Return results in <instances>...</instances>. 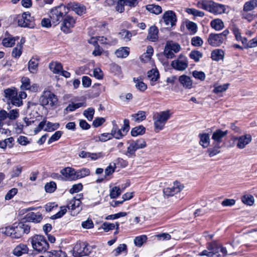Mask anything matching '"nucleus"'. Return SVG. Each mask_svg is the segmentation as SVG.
Here are the masks:
<instances>
[{
    "label": "nucleus",
    "mask_w": 257,
    "mask_h": 257,
    "mask_svg": "<svg viewBox=\"0 0 257 257\" xmlns=\"http://www.w3.org/2000/svg\"><path fill=\"white\" fill-rule=\"evenodd\" d=\"M68 11L72 10L79 16H82L86 12V7L78 3H69L66 6Z\"/></svg>",
    "instance_id": "obj_12"
},
{
    "label": "nucleus",
    "mask_w": 257,
    "mask_h": 257,
    "mask_svg": "<svg viewBox=\"0 0 257 257\" xmlns=\"http://www.w3.org/2000/svg\"><path fill=\"white\" fill-rule=\"evenodd\" d=\"M148 77L150 79L151 85H154L155 82L160 77L159 72L158 70L152 69L148 72Z\"/></svg>",
    "instance_id": "obj_22"
},
{
    "label": "nucleus",
    "mask_w": 257,
    "mask_h": 257,
    "mask_svg": "<svg viewBox=\"0 0 257 257\" xmlns=\"http://www.w3.org/2000/svg\"><path fill=\"white\" fill-rule=\"evenodd\" d=\"M127 250V246L125 244H120L117 247L113 250V253L114 256L118 255L121 252Z\"/></svg>",
    "instance_id": "obj_59"
},
{
    "label": "nucleus",
    "mask_w": 257,
    "mask_h": 257,
    "mask_svg": "<svg viewBox=\"0 0 257 257\" xmlns=\"http://www.w3.org/2000/svg\"><path fill=\"white\" fill-rule=\"evenodd\" d=\"M90 252V246L84 242H77L73 249V255L74 257L88 255Z\"/></svg>",
    "instance_id": "obj_5"
},
{
    "label": "nucleus",
    "mask_w": 257,
    "mask_h": 257,
    "mask_svg": "<svg viewBox=\"0 0 257 257\" xmlns=\"http://www.w3.org/2000/svg\"><path fill=\"white\" fill-rule=\"evenodd\" d=\"M14 38H5L3 40L2 44L6 47H11L15 44Z\"/></svg>",
    "instance_id": "obj_56"
},
{
    "label": "nucleus",
    "mask_w": 257,
    "mask_h": 257,
    "mask_svg": "<svg viewBox=\"0 0 257 257\" xmlns=\"http://www.w3.org/2000/svg\"><path fill=\"white\" fill-rule=\"evenodd\" d=\"M83 189V185L81 183H78L73 185L71 189L69 190V193L70 194H74L78 193L81 191Z\"/></svg>",
    "instance_id": "obj_61"
},
{
    "label": "nucleus",
    "mask_w": 257,
    "mask_h": 257,
    "mask_svg": "<svg viewBox=\"0 0 257 257\" xmlns=\"http://www.w3.org/2000/svg\"><path fill=\"white\" fill-rule=\"evenodd\" d=\"M66 9V6L62 4L52 8L50 11L49 16L52 23L55 26L59 24L68 13L65 11Z\"/></svg>",
    "instance_id": "obj_1"
},
{
    "label": "nucleus",
    "mask_w": 257,
    "mask_h": 257,
    "mask_svg": "<svg viewBox=\"0 0 257 257\" xmlns=\"http://www.w3.org/2000/svg\"><path fill=\"white\" fill-rule=\"evenodd\" d=\"M257 7V0H249L245 2L243 9L252 11Z\"/></svg>",
    "instance_id": "obj_37"
},
{
    "label": "nucleus",
    "mask_w": 257,
    "mask_h": 257,
    "mask_svg": "<svg viewBox=\"0 0 257 257\" xmlns=\"http://www.w3.org/2000/svg\"><path fill=\"white\" fill-rule=\"evenodd\" d=\"M189 57L195 62H197L203 57V54L199 51L193 50L190 53Z\"/></svg>",
    "instance_id": "obj_41"
},
{
    "label": "nucleus",
    "mask_w": 257,
    "mask_h": 257,
    "mask_svg": "<svg viewBox=\"0 0 257 257\" xmlns=\"http://www.w3.org/2000/svg\"><path fill=\"white\" fill-rule=\"evenodd\" d=\"M22 169L23 167L20 165H18L14 167L11 173V178H13L18 177L22 173Z\"/></svg>",
    "instance_id": "obj_58"
},
{
    "label": "nucleus",
    "mask_w": 257,
    "mask_h": 257,
    "mask_svg": "<svg viewBox=\"0 0 257 257\" xmlns=\"http://www.w3.org/2000/svg\"><path fill=\"white\" fill-rule=\"evenodd\" d=\"M186 28L191 35L195 34L197 31V26L194 22L189 21L186 23Z\"/></svg>",
    "instance_id": "obj_44"
},
{
    "label": "nucleus",
    "mask_w": 257,
    "mask_h": 257,
    "mask_svg": "<svg viewBox=\"0 0 257 257\" xmlns=\"http://www.w3.org/2000/svg\"><path fill=\"white\" fill-rule=\"evenodd\" d=\"M179 81L184 87L189 89L192 87V81L190 77L182 75L179 77Z\"/></svg>",
    "instance_id": "obj_23"
},
{
    "label": "nucleus",
    "mask_w": 257,
    "mask_h": 257,
    "mask_svg": "<svg viewBox=\"0 0 257 257\" xmlns=\"http://www.w3.org/2000/svg\"><path fill=\"white\" fill-rule=\"evenodd\" d=\"M49 257H67L65 252L59 249L49 252Z\"/></svg>",
    "instance_id": "obj_48"
},
{
    "label": "nucleus",
    "mask_w": 257,
    "mask_h": 257,
    "mask_svg": "<svg viewBox=\"0 0 257 257\" xmlns=\"http://www.w3.org/2000/svg\"><path fill=\"white\" fill-rule=\"evenodd\" d=\"M146 128L142 125L133 128L131 133L133 137H137L139 135H143L145 133Z\"/></svg>",
    "instance_id": "obj_30"
},
{
    "label": "nucleus",
    "mask_w": 257,
    "mask_h": 257,
    "mask_svg": "<svg viewBox=\"0 0 257 257\" xmlns=\"http://www.w3.org/2000/svg\"><path fill=\"white\" fill-rule=\"evenodd\" d=\"M203 41L199 36H195L191 39V44L195 47H200L203 45Z\"/></svg>",
    "instance_id": "obj_60"
},
{
    "label": "nucleus",
    "mask_w": 257,
    "mask_h": 257,
    "mask_svg": "<svg viewBox=\"0 0 257 257\" xmlns=\"http://www.w3.org/2000/svg\"><path fill=\"white\" fill-rule=\"evenodd\" d=\"M121 39L127 42L131 40L132 37V33L128 30H122L118 34Z\"/></svg>",
    "instance_id": "obj_40"
},
{
    "label": "nucleus",
    "mask_w": 257,
    "mask_h": 257,
    "mask_svg": "<svg viewBox=\"0 0 257 257\" xmlns=\"http://www.w3.org/2000/svg\"><path fill=\"white\" fill-rule=\"evenodd\" d=\"M192 75L196 79H199L201 81H204L205 79V74L202 71L195 70L193 72Z\"/></svg>",
    "instance_id": "obj_62"
},
{
    "label": "nucleus",
    "mask_w": 257,
    "mask_h": 257,
    "mask_svg": "<svg viewBox=\"0 0 257 257\" xmlns=\"http://www.w3.org/2000/svg\"><path fill=\"white\" fill-rule=\"evenodd\" d=\"M184 188V185L181 183L176 181L172 187H167L163 189V193L165 196L169 197L173 196L175 194L180 192Z\"/></svg>",
    "instance_id": "obj_10"
},
{
    "label": "nucleus",
    "mask_w": 257,
    "mask_h": 257,
    "mask_svg": "<svg viewBox=\"0 0 257 257\" xmlns=\"http://www.w3.org/2000/svg\"><path fill=\"white\" fill-rule=\"evenodd\" d=\"M121 193L119 187L114 186L113 187L110 191L109 196L111 198H116L119 196Z\"/></svg>",
    "instance_id": "obj_55"
},
{
    "label": "nucleus",
    "mask_w": 257,
    "mask_h": 257,
    "mask_svg": "<svg viewBox=\"0 0 257 257\" xmlns=\"http://www.w3.org/2000/svg\"><path fill=\"white\" fill-rule=\"evenodd\" d=\"M138 150L137 147L135 146V144L133 142V141H132L130 143V145L127 148L126 155L129 157L132 156H135V152Z\"/></svg>",
    "instance_id": "obj_46"
},
{
    "label": "nucleus",
    "mask_w": 257,
    "mask_h": 257,
    "mask_svg": "<svg viewBox=\"0 0 257 257\" xmlns=\"http://www.w3.org/2000/svg\"><path fill=\"white\" fill-rule=\"evenodd\" d=\"M29 248L27 244L20 243L13 249V253L17 256H21L24 254L28 253Z\"/></svg>",
    "instance_id": "obj_18"
},
{
    "label": "nucleus",
    "mask_w": 257,
    "mask_h": 257,
    "mask_svg": "<svg viewBox=\"0 0 257 257\" xmlns=\"http://www.w3.org/2000/svg\"><path fill=\"white\" fill-rule=\"evenodd\" d=\"M171 66L176 70L183 71L188 67V63L186 60H177L172 62Z\"/></svg>",
    "instance_id": "obj_19"
},
{
    "label": "nucleus",
    "mask_w": 257,
    "mask_h": 257,
    "mask_svg": "<svg viewBox=\"0 0 257 257\" xmlns=\"http://www.w3.org/2000/svg\"><path fill=\"white\" fill-rule=\"evenodd\" d=\"M19 116V110L18 109H15L11 110L8 112V118L11 120L16 119Z\"/></svg>",
    "instance_id": "obj_64"
},
{
    "label": "nucleus",
    "mask_w": 257,
    "mask_h": 257,
    "mask_svg": "<svg viewBox=\"0 0 257 257\" xmlns=\"http://www.w3.org/2000/svg\"><path fill=\"white\" fill-rule=\"evenodd\" d=\"M13 229L14 232L13 235V238H20L23 236V233L22 231V228L20 226H19V225H16V224H14L13 225Z\"/></svg>",
    "instance_id": "obj_39"
},
{
    "label": "nucleus",
    "mask_w": 257,
    "mask_h": 257,
    "mask_svg": "<svg viewBox=\"0 0 257 257\" xmlns=\"http://www.w3.org/2000/svg\"><path fill=\"white\" fill-rule=\"evenodd\" d=\"M47 127L44 129L45 131L52 132L58 129L60 124L59 123H53L50 121L46 122Z\"/></svg>",
    "instance_id": "obj_53"
},
{
    "label": "nucleus",
    "mask_w": 257,
    "mask_h": 257,
    "mask_svg": "<svg viewBox=\"0 0 257 257\" xmlns=\"http://www.w3.org/2000/svg\"><path fill=\"white\" fill-rule=\"evenodd\" d=\"M159 30L157 27L155 26H151L148 31L147 39L152 42H156L158 39Z\"/></svg>",
    "instance_id": "obj_20"
},
{
    "label": "nucleus",
    "mask_w": 257,
    "mask_h": 257,
    "mask_svg": "<svg viewBox=\"0 0 257 257\" xmlns=\"http://www.w3.org/2000/svg\"><path fill=\"white\" fill-rule=\"evenodd\" d=\"M61 25V30L65 34L70 33L76 23V20L70 15L64 16Z\"/></svg>",
    "instance_id": "obj_8"
},
{
    "label": "nucleus",
    "mask_w": 257,
    "mask_h": 257,
    "mask_svg": "<svg viewBox=\"0 0 257 257\" xmlns=\"http://www.w3.org/2000/svg\"><path fill=\"white\" fill-rule=\"evenodd\" d=\"M131 116L136 122H140L146 118V112L144 111H139L137 113L133 114Z\"/></svg>",
    "instance_id": "obj_34"
},
{
    "label": "nucleus",
    "mask_w": 257,
    "mask_h": 257,
    "mask_svg": "<svg viewBox=\"0 0 257 257\" xmlns=\"http://www.w3.org/2000/svg\"><path fill=\"white\" fill-rule=\"evenodd\" d=\"M60 173L65 181H75V169L67 167L60 170Z\"/></svg>",
    "instance_id": "obj_14"
},
{
    "label": "nucleus",
    "mask_w": 257,
    "mask_h": 257,
    "mask_svg": "<svg viewBox=\"0 0 257 257\" xmlns=\"http://www.w3.org/2000/svg\"><path fill=\"white\" fill-rule=\"evenodd\" d=\"M90 171L88 168H83L75 170V180L88 176L90 175Z\"/></svg>",
    "instance_id": "obj_27"
},
{
    "label": "nucleus",
    "mask_w": 257,
    "mask_h": 257,
    "mask_svg": "<svg viewBox=\"0 0 257 257\" xmlns=\"http://www.w3.org/2000/svg\"><path fill=\"white\" fill-rule=\"evenodd\" d=\"M240 16L242 19L246 20L248 22H250L254 19V14L251 11L243 9L241 11Z\"/></svg>",
    "instance_id": "obj_25"
},
{
    "label": "nucleus",
    "mask_w": 257,
    "mask_h": 257,
    "mask_svg": "<svg viewBox=\"0 0 257 257\" xmlns=\"http://www.w3.org/2000/svg\"><path fill=\"white\" fill-rule=\"evenodd\" d=\"M21 89L23 90H29L31 85L30 79L28 77H24L21 79Z\"/></svg>",
    "instance_id": "obj_45"
},
{
    "label": "nucleus",
    "mask_w": 257,
    "mask_h": 257,
    "mask_svg": "<svg viewBox=\"0 0 257 257\" xmlns=\"http://www.w3.org/2000/svg\"><path fill=\"white\" fill-rule=\"evenodd\" d=\"M6 98L11 100L14 96L18 95L17 90L15 88H7L4 90Z\"/></svg>",
    "instance_id": "obj_35"
},
{
    "label": "nucleus",
    "mask_w": 257,
    "mask_h": 257,
    "mask_svg": "<svg viewBox=\"0 0 257 257\" xmlns=\"http://www.w3.org/2000/svg\"><path fill=\"white\" fill-rule=\"evenodd\" d=\"M49 68L55 74H59L63 69L62 64L58 62L50 63Z\"/></svg>",
    "instance_id": "obj_32"
},
{
    "label": "nucleus",
    "mask_w": 257,
    "mask_h": 257,
    "mask_svg": "<svg viewBox=\"0 0 257 257\" xmlns=\"http://www.w3.org/2000/svg\"><path fill=\"white\" fill-rule=\"evenodd\" d=\"M164 22L166 25H171L173 27L176 25L177 17L175 13L172 11L165 12L163 16Z\"/></svg>",
    "instance_id": "obj_13"
},
{
    "label": "nucleus",
    "mask_w": 257,
    "mask_h": 257,
    "mask_svg": "<svg viewBox=\"0 0 257 257\" xmlns=\"http://www.w3.org/2000/svg\"><path fill=\"white\" fill-rule=\"evenodd\" d=\"M76 197H73L68 202L67 207L71 210V214L73 216L77 214L81 210L80 205L81 201L76 199Z\"/></svg>",
    "instance_id": "obj_11"
},
{
    "label": "nucleus",
    "mask_w": 257,
    "mask_h": 257,
    "mask_svg": "<svg viewBox=\"0 0 257 257\" xmlns=\"http://www.w3.org/2000/svg\"><path fill=\"white\" fill-rule=\"evenodd\" d=\"M200 138L199 144L204 148L208 147L210 144V137L208 134H200L199 135Z\"/></svg>",
    "instance_id": "obj_26"
},
{
    "label": "nucleus",
    "mask_w": 257,
    "mask_h": 257,
    "mask_svg": "<svg viewBox=\"0 0 257 257\" xmlns=\"http://www.w3.org/2000/svg\"><path fill=\"white\" fill-rule=\"evenodd\" d=\"M25 218L26 220L28 222L37 223L41 221L43 219V216L39 212L36 213L33 212H31L26 215Z\"/></svg>",
    "instance_id": "obj_17"
},
{
    "label": "nucleus",
    "mask_w": 257,
    "mask_h": 257,
    "mask_svg": "<svg viewBox=\"0 0 257 257\" xmlns=\"http://www.w3.org/2000/svg\"><path fill=\"white\" fill-rule=\"evenodd\" d=\"M170 117L169 110L161 111L158 113L154 120L155 128L158 130H162Z\"/></svg>",
    "instance_id": "obj_7"
},
{
    "label": "nucleus",
    "mask_w": 257,
    "mask_h": 257,
    "mask_svg": "<svg viewBox=\"0 0 257 257\" xmlns=\"http://www.w3.org/2000/svg\"><path fill=\"white\" fill-rule=\"evenodd\" d=\"M125 4L124 0H118L115 7V10L119 13H122L124 11Z\"/></svg>",
    "instance_id": "obj_63"
},
{
    "label": "nucleus",
    "mask_w": 257,
    "mask_h": 257,
    "mask_svg": "<svg viewBox=\"0 0 257 257\" xmlns=\"http://www.w3.org/2000/svg\"><path fill=\"white\" fill-rule=\"evenodd\" d=\"M18 25L23 28H34L35 27V20L34 17L31 16L29 12H24L19 18Z\"/></svg>",
    "instance_id": "obj_4"
},
{
    "label": "nucleus",
    "mask_w": 257,
    "mask_h": 257,
    "mask_svg": "<svg viewBox=\"0 0 257 257\" xmlns=\"http://www.w3.org/2000/svg\"><path fill=\"white\" fill-rule=\"evenodd\" d=\"M147 239V237L146 235L138 236L134 239V243L137 246L141 247Z\"/></svg>",
    "instance_id": "obj_47"
},
{
    "label": "nucleus",
    "mask_w": 257,
    "mask_h": 257,
    "mask_svg": "<svg viewBox=\"0 0 257 257\" xmlns=\"http://www.w3.org/2000/svg\"><path fill=\"white\" fill-rule=\"evenodd\" d=\"M186 11L188 14L192 15L195 17H202L204 16V12L193 8L187 9Z\"/></svg>",
    "instance_id": "obj_54"
},
{
    "label": "nucleus",
    "mask_w": 257,
    "mask_h": 257,
    "mask_svg": "<svg viewBox=\"0 0 257 257\" xmlns=\"http://www.w3.org/2000/svg\"><path fill=\"white\" fill-rule=\"evenodd\" d=\"M38 67V60L34 58H31L28 63V69L31 73L37 72Z\"/></svg>",
    "instance_id": "obj_29"
},
{
    "label": "nucleus",
    "mask_w": 257,
    "mask_h": 257,
    "mask_svg": "<svg viewBox=\"0 0 257 257\" xmlns=\"http://www.w3.org/2000/svg\"><path fill=\"white\" fill-rule=\"evenodd\" d=\"M207 249L212 252V255L218 253L221 251L224 253V248L215 242L208 243L207 245Z\"/></svg>",
    "instance_id": "obj_21"
},
{
    "label": "nucleus",
    "mask_w": 257,
    "mask_h": 257,
    "mask_svg": "<svg viewBox=\"0 0 257 257\" xmlns=\"http://www.w3.org/2000/svg\"><path fill=\"white\" fill-rule=\"evenodd\" d=\"M23 46L22 44H17L12 51V56L15 58H19L22 53Z\"/></svg>",
    "instance_id": "obj_42"
},
{
    "label": "nucleus",
    "mask_w": 257,
    "mask_h": 257,
    "mask_svg": "<svg viewBox=\"0 0 257 257\" xmlns=\"http://www.w3.org/2000/svg\"><path fill=\"white\" fill-rule=\"evenodd\" d=\"M56 184L53 181L47 183L45 185L46 192L49 193L54 192L56 190Z\"/></svg>",
    "instance_id": "obj_50"
},
{
    "label": "nucleus",
    "mask_w": 257,
    "mask_h": 257,
    "mask_svg": "<svg viewBox=\"0 0 257 257\" xmlns=\"http://www.w3.org/2000/svg\"><path fill=\"white\" fill-rule=\"evenodd\" d=\"M221 145H216L212 144V147L208 149L207 153L210 157H213L220 153V149Z\"/></svg>",
    "instance_id": "obj_36"
},
{
    "label": "nucleus",
    "mask_w": 257,
    "mask_h": 257,
    "mask_svg": "<svg viewBox=\"0 0 257 257\" xmlns=\"http://www.w3.org/2000/svg\"><path fill=\"white\" fill-rule=\"evenodd\" d=\"M165 46L167 49H170V50L175 53L178 52L181 49L180 45L177 43H174L172 41H167Z\"/></svg>",
    "instance_id": "obj_31"
},
{
    "label": "nucleus",
    "mask_w": 257,
    "mask_h": 257,
    "mask_svg": "<svg viewBox=\"0 0 257 257\" xmlns=\"http://www.w3.org/2000/svg\"><path fill=\"white\" fill-rule=\"evenodd\" d=\"M224 137H225V132H223L220 129L216 130L213 132L212 136L213 144H215V146L221 145Z\"/></svg>",
    "instance_id": "obj_15"
},
{
    "label": "nucleus",
    "mask_w": 257,
    "mask_h": 257,
    "mask_svg": "<svg viewBox=\"0 0 257 257\" xmlns=\"http://www.w3.org/2000/svg\"><path fill=\"white\" fill-rule=\"evenodd\" d=\"M30 239L33 249L38 252H45L49 247L48 242L43 235L35 234Z\"/></svg>",
    "instance_id": "obj_2"
},
{
    "label": "nucleus",
    "mask_w": 257,
    "mask_h": 257,
    "mask_svg": "<svg viewBox=\"0 0 257 257\" xmlns=\"http://www.w3.org/2000/svg\"><path fill=\"white\" fill-rule=\"evenodd\" d=\"M86 106V104L84 102H78L77 103H72L69 104L65 108L67 111H73L76 110V109L82 107Z\"/></svg>",
    "instance_id": "obj_43"
},
{
    "label": "nucleus",
    "mask_w": 257,
    "mask_h": 257,
    "mask_svg": "<svg viewBox=\"0 0 257 257\" xmlns=\"http://www.w3.org/2000/svg\"><path fill=\"white\" fill-rule=\"evenodd\" d=\"M63 133L60 131L56 132L48 140V144H50L52 142L58 140L61 137Z\"/></svg>",
    "instance_id": "obj_57"
},
{
    "label": "nucleus",
    "mask_w": 257,
    "mask_h": 257,
    "mask_svg": "<svg viewBox=\"0 0 257 257\" xmlns=\"http://www.w3.org/2000/svg\"><path fill=\"white\" fill-rule=\"evenodd\" d=\"M224 56V52L221 49H215L211 52V59L216 61L223 60Z\"/></svg>",
    "instance_id": "obj_24"
},
{
    "label": "nucleus",
    "mask_w": 257,
    "mask_h": 257,
    "mask_svg": "<svg viewBox=\"0 0 257 257\" xmlns=\"http://www.w3.org/2000/svg\"><path fill=\"white\" fill-rule=\"evenodd\" d=\"M134 81L136 83V87L141 91H144L147 88V85L138 78H134Z\"/></svg>",
    "instance_id": "obj_49"
},
{
    "label": "nucleus",
    "mask_w": 257,
    "mask_h": 257,
    "mask_svg": "<svg viewBox=\"0 0 257 257\" xmlns=\"http://www.w3.org/2000/svg\"><path fill=\"white\" fill-rule=\"evenodd\" d=\"M146 9L150 12L159 15L162 12V8L160 6L155 5H149L147 6Z\"/></svg>",
    "instance_id": "obj_33"
},
{
    "label": "nucleus",
    "mask_w": 257,
    "mask_h": 257,
    "mask_svg": "<svg viewBox=\"0 0 257 257\" xmlns=\"http://www.w3.org/2000/svg\"><path fill=\"white\" fill-rule=\"evenodd\" d=\"M201 8L215 14L224 13L225 8L223 5L216 3L212 1L202 2Z\"/></svg>",
    "instance_id": "obj_3"
},
{
    "label": "nucleus",
    "mask_w": 257,
    "mask_h": 257,
    "mask_svg": "<svg viewBox=\"0 0 257 257\" xmlns=\"http://www.w3.org/2000/svg\"><path fill=\"white\" fill-rule=\"evenodd\" d=\"M95 110L92 107H89L83 111V115L89 120H92L94 114Z\"/></svg>",
    "instance_id": "obj_51"
},
{
    "label": "nucleus",
    "mask_w": 257,
    "mask_h": 257,
    "mask_svg": "<svg viewBox=\"0 0 257 257\" xmlns=\"http://www.w3.org/2000/svg\"><path fill=\"white\" fill-rule=\"evenodd\" d=\"M210 25L212 28L217 31L220 30L224 27L223 22L219 19L212 20L210 23Z\"/></svg>",
    "instance_id": "obj_38"
},
{
    "label": "nucleus",
    "mask_w": 257,
    "mask_h": 257,
    "mask_svg": "<svg viewBox=\"0 0 257 257\" xmlns=\"http://www.w3.org/2000/svg\"><path fill=\"white\" fill-rule=\"evenodd\" d=\"M39 102L43 106L50 105L51 106H53L57 104L58 98L57 96L51 91H45L40 96Z\"/></svg>",
    "instance_id": "obj_6"
},
{
    "label": "nucleus",
    "mask_w": 257,
    "mask_h": 257,
    "mask_svg": "<svg viewBox=\"0 0 257 257\" xmlns=\"http://www.w3.org/2000/svg\"><path fill=\"white\" fill-rule=\"evenodd\" d=\"M241 201L244 204L251 206L253 204L254 198L251 195H245L242 197Z\"/></svg>",
    "instance_id": "obj_52"
},
{
    "label": "nucleus",
    "mask_w": 257,
    "mask_h": 257,
    "mask_svg": "<svg viewBox=\"0 0 257 257\" xmlns=\"http://www.w3.org/2000/svg\"><path fill=\"white\" fill-rule=\"evenodd\" d=\"M225 37V31L220 34L211 33L209 35L207 42L213 47H218L222 44Z\"/></svg>",
    "instance_id": "obj_9"
},
{
    "label": "nucleus",
    "mask_w": 257,
    "mask_h": 257,
    "mask_svg": "<svg viewBox=\"0 0 257 257\" xmlns=\"http://www.w3.org/2000/svg\"><path fill=\"white\" fill-rule=\"evenodd\" d=\"M130 54V48L127 47H121L116 50L115 54L118 58H126Z\"/></svg>",
    "instance_id": "obj_28"
},
{
    "label": "nucleus",
    "mask_w": 257,
    "mask_h": 257,
    "mask_svg": "<svg viewBox=\"0 0 257 257\" xmlns=\"http://www.w3.org/2000/svg\"><path fill=\"white\" fill-rule=\"evenodd\" d=\"M236 140L237 148L242 149L251 141V137L249 135H245L237 138Z\"/></svg>",
    "instance_id": "obj_16"
}]
</instances>
